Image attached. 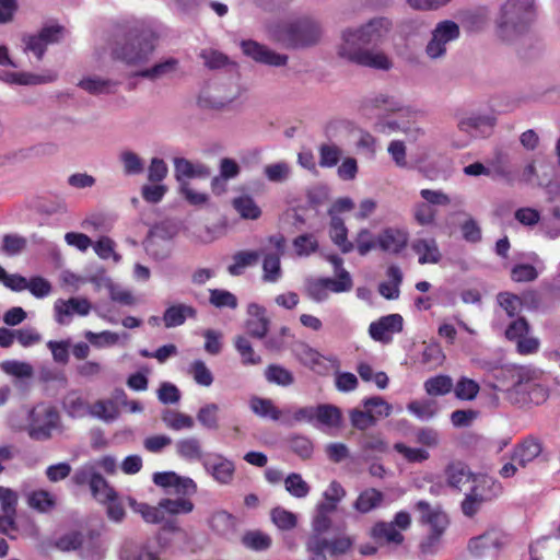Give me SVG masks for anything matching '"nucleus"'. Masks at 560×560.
<instances>
[{"label":"nucleus","mask_w":560,"mask_h":560,"mask_svg":"<svg viewBox=\"0 0 560 560\" xmlns=\"http://www.w3.org/2000/svg\"><path fill=\"white\" fill-rule=\"evenodd\" d=\"M209 302L218 308H236L238 305L237 298L230 291L223 289L210 290Z\"/></svg>","instance_id":"obj_51"},{"label":"nucleus","mask_w":560,"mask_h":560,"mask_svg":"<svg viewBox=\"0 0 560 560\" xmlns=\"http://www.w3.org/2000/svg\"><path fill=\"white\" fill-rule=\"evenodd\" d=\"M322 535L313 533L307 539L306 549L311 555V560H326L325 552H329V540Z\"/></svg>","instance_id":"obj_44"},{"label":"nucleus","mask_w":560,"mask_h":560,"mask_svg":"<svg viewBox=\"0 0 560 560\" xmlns=\"http://www.w3.org/2000/svg\"><path fill=\"white\" fill-rule=\"evenodd\" d=\"M176 451L180 457L188 460H200L202 457L201 445L196 438L179 440L176 443Z\"/></svg>","instance_id":"obj_41"},{"label":"nucleus","mask_w":560,"mask_h":560,"mask_svg":"<svg viewBox=\"0 0 560 560\" xmlns=\"http://www.w3.org/2000/svg\"><path fill=\"white\" fill-rule=\"evenodd\" d=\"M408 244V233L405 229L399 228H387L385 229L377 238L376 245H407ZM357 245H375L370 240V232L363 230L359 233Z\"/></svg>","instance_id":"obj_15"},{"label":"nucleus","mask_w":560,"mask_h":560,"mask_svg":"<svg viewBox=\"0 0 560 560\" xmlns=\"http://www.w3.org/2000/svg\"><path fill=\"white\" fill-rule=\"evenodd\" d=\"M326 259L334 266L337 278H322L327 293L329 291L335 293L346 292L351 290L353 283L349 272L342 268L343 260L337 255H327Z\"/></svg>","instance_id":"obj_14"},{"label":"nucleus","mask_w":560,"mask_h":560,"mask_svg":"<svg viewBox=\"0 0 560 560\" xmlns=\"http://www.w3.org/2000/svg\"><path fill=\"white\" fill-rule=\"evenodd\" d=\"M506 542V536L501 530L490 529L483 534L474 537L468 542L469 551L479 557L490 548L499 549Z\"/></svg>","instance_id":"obj_17"},{"label":"nucleus","mask_w":560,"mask_h":560,"mask_svg":"<svg viewBox=\"0 0 560 560\" xmlns=\"http://www.w3.org/2000/svg\"><path fill=\"white\" fill-rule=\"evenodd\" d=\"M361 451L366 455L386 453L388 447L387 443L383 440L381 434L365 433L359 440Z\"/></svg>","instance_id":"obj_37"},{"label":"nucleus","mask_w":560,"mask_h":560,"mask_svg":"<svg viewBox=\"0 0 560 560\" xmlns=\"http://www.w3.org/2000/svg\"><path fill=\"white\" fill-rule=\"evenodd\" d=\"M390 27L392 23L388 19L376 18L355 31H345L339 55L362 67L389 70L393 65L390 59L384 52L373 51L370 47L374 48L381 45L387 37Z\"/></svg>","instance_id":"obj_1"},{"label":"nucleus","mask_w":560,"mask_h":560,"mask_svg":"<svg viewBox=\"0 0 560 560\" xmlns=\"http://www.w3.org/2000/svg\"><path fill=\"white\" fill-rule=\"evenodd\" d=\"M247 313L249 316L246 320L247 332L258 339L266 337L270 325L266 308L256 303H252L247 307Z\"/></svg>","instance_id":"obj_16"},{"label":"nucleus","mask_w":560,"mask_h":560,"mask_svg":"<svg viewBox=\"0 0 560 560\" xmlns=\"http://www.w3.org/2000/svg\"><path fill=\"white\" fill-rule=\"evenodd\" d=\"M260 259V253L257 250H240L232 257V264L228 271L232 276H241L248 267L256 266Z\"/></svg>","instance_id":"obj_26"},{"label":"nucleus","mask_w":560,"mask_h":560,"mask_svg":"<svg viewBox=\"0 0 560 560\" xmlns=\"http://www.w3.org/2000/svg\"><path fill=\"white\" fill-rule=\"evenodd\" d=\"M175 178L177 182L187 183V178H206L210 175L208 166L201 163L194 164L185 158L174 159Z\"/></svg>","instance_id":"obj_20"},{"label":"nucleus","mask_w":560,"mask_h":560,"mask_svg":"<svg viewBox=\"0 0 560 560\" xmlns=\"http://www.w3.org/2000/svg\"><path fill=\"white\" fill-rule=\"evenodd\" d=\"M119 407L115 400L100 399L96 400L90 408V413L106 422L113 421L119 416Z\"/></svg>","instance_id":"obj_30"},{"label":"nucleus","mask_w":560,"mask_h":560,"mask_svg":"<svg viewBox=\"0 0 560 560\" xmlns=\"http://www.w3.org/2000/svg\"><path fill=\"white\" fill-rule=\"evenodd\" d=\"M133 509L139 513L147 523L161 524L165 521L164 510L161 506V501L156 506L147 503H137Z\"/></svg>","instance_id":"obj_47"},{"label":"nucleus","mask_w":560,"mask_h":560,"mask_svg":"<svg viewBox=\"0 0 560 560\" xmlns=\"http://www.w3.org/2000/svg\"><path fill=\"white\" fill-rule=\"evenodd\" d=\"M272 523L281 530H291L298 525V516L281 508H273L270 512Z\"/></svg>","instance_id":"obj_43"},{"label":"nucleus","mask_w":560,"mask_h":560,"mask_svg":"<svg viewBox=\"0 0 560 560\" xmlns=\"http://www.w3.org/2000/svg\"><path fill=\"white\" fill-rule=\"evenodd\" d=\"M206 471L221 485H229L235 475V465L221 454H213L203 460Z\"/></svg>","instance_id":"obj_11"},{"label":"nucleus","mask_w":560,"mask_h":560,"mask_svg":"<svg viewBox=\"0 0 560 560\" xmlns=\"http://www.w3.org/2000/svg\"><path fill=\"white\" fill-rule=\"evenodd\" d=\"M244 365H257L261 363V357L257 354L252 342L244 336H237L234 341Z\"/></svg>","instance_id":"obj_40"},{"label":"nucleus","mask_w":560,"mask_h":560,"mask_svg":"<svg viewBox=\"0 0 560 560\" xmlns=\"http://www.w3.org/2000/svg\"><path fill=\"white\" fill-rule=\"evenodd\" d=\"M479 385L474 380L462 377L455 385V395L463 400H471L479 393Z\"/></svg>","instance_id":"obj_57"},{"label":"nucleus","mask_w":560,"mask_h":560,"mask_svg":"<svg viewBox=\"0 0 560 560\" xmlns=\"http://www.w3.org/2000/svg\"><path fill=\"white\" fill-rule=\"evenodd\" d=\"M153 481L156 486L162 488L174 487L176 489H186L188 487H191L194 490L196 489V485L191 479H182L173 471L155 472L153 475Z\"/></svg>","instance_id":"obj_36"},{"label":"nucleus","mask_w":560,"mask_h":560,"mask_svg":"<svg viewBox=\"0 0 560 560\" xmlns=\"http://www.w3.org/2000/svg\"><path fill=\"white\" fill-rule=\"evenodd\" d=\"M511 385L505 389V399L518 407L544 404L550 394L546 373L530 365L512 366L508 370Z\"/></svg>","instance_id":"obj_2"},{"label":"nucleus","mask_w":560,"mask_h":560,"mask_svg":"<svg viewBox=\"0 0 560 560\" xmlns=\"http://www.w3.org/2000/svg\"><path fill=\"white\" fill-rule=\"evenodd\" d=\"M118 83L112 80L100 78H86L80 81L79 86L91 94L112 93L113 88Z\"/></svg>","instance_id":"obj_45"},{"label":"nucleus","mask_w":560,"mask_h":560,"mask_svg":"<svg viewBox=\"0 0 560 560\" xmlns=\"http://www.w3.org/2000/svg\"><path fill=\"white\" fill-rule=\"evenodd\" d=\"M320 37L318 24L310 18H300L277 24L272 38L285 48H304L316 44Z\"/></svg>","instance_id":"obj_4"},{"label":"nucleus","mask_w":560,"mask_h":560,"mask_svg":"<svg viewBox=\"0 0 560 560\" xmlns=\"http://www.w3.org/2000/svg\"><path fill=\"white\" fill-rule=\"evenodd\" d=\"M544 446L540 439L528 435L520 441L513 448L512 460L521 467H526L542 453Z\"/></svg>","instance_id":"obj_13"},{"label":"nucleus","mask_w":560,"mask_h":560,"mask_svg":"<svg viewBox=\"0 0 560 560\" xmlns=\"http://www.w3.org/2000/svg\"><path fill=\"white\" fill-rule=\"evenodd\" d=\"M407 408L410 412L423 420L431 419L439 410L438 402L434 400H413L408 404Z\"/></svg>","instance_id":"obj_50"},{"label":"nucleus","mask_w":560,"mask_h":560,"mask_svg":"<svg viewBox=\"0 0 560 560\" xmlns=\"http://www.w3.org/2000/svg\"><path fill=\"white\" fill-rule=\"evenodd\" d=\"M189 373L202 386H210L213 383V375L203 361L197 360L191 363Z\"/></svg>","instance_id":"obj_64"},{"label":"nucleus","mask_w":560,"mask_h":560,"mask_svg":"<svg viewBox=\"0 0 560 560\" xmlns=\"http://www.w3.org/2000/svg\"><path fill=\"white\" fill-rule=\"evenodd\" d=\"M26 290H28L35 298L43 299L51 293L52 285L47 279L35 276L27 279Z\"/></svg>","instance_id":"obj_63"},{"label":"nucleus","mask_w":560,"mask_h":560,"mask_svg":"<svg viewBox=\"0 0 560 560\" xmlns=\"http://www.w3.org/2000/svg\"><path fill=\"white\" fill-rule=\"evenodd\" d=\"M154 42L155 35L152 31L131 28L122 40L116 43L113 57L130 66L143 63L153 52Z\"/></svg>","instance_id":"obj_5"},{"label":"nucleus","mask_w":560,"mask_h":560,"mask_svg":"<svg viewBox=\"0 0 560 560\" xmlns=\"http://www.w3.org/2000/svg\"><path fill=\"white\" fill-rule=\"evenodd\" d=\"M295 357L299 362L318 375H328L338 368V361L320 354L317 350L306 343H300L295 349Z\"/></svg>","instance_id":"obj_8"},{"label":"nucleus","mask_w":560,"mask_h":560,"mask_svg":"<svg viewBox=\"0 0 560 560\" xmlns=\"http://www.w3.org/2000/svg\"><path fill=\"white\" fill-rule=\"evenodd\" d=\"M329 235L335 245H353L348 242V230L343 220L338 215L330 218Z\"/></svg>","instance_id":"obj_52"},{"label":"nucleus","mask_w":560,"mask_h":560,"mask_svg":"<svg viewBox=\"0 0 560 560\" xmlns=\"http://www.w3.org/2000/svg\"><path fill=\"white\" fill-rule=\"evenodd\" d=\"M105 544L97 530L91 529L82 533L79 556L85 560H102L105 555Z\"/></svg>","instance_id":"obj_18"},{"label":"nucleus","mask_w":560,"mask_h":560,"mask_svg":"<svg viewBox=\"0 0 560 560\" xmlns=\"http://www.w3.org/2000/svg\"><path fill=\"white\" fill-rule=\"evenodd\" d=\"M161 506L164 510V516L167 515H178V514H188L190 513L195 505L190 499L178 497L176 499H162Z\"/></svg>","instance_id":"obj_38"},{"label":"nucleus","mask_w":560,"mask_h":560,"mask_svg":"<svg viewBox=\"0 0 560 560\" xmlns=\"http://www.w3.org/2000/svg\"><path fill=\"white\" fill-rule=\"evenodd\" d=\"M371 538L380 545H400L404 542V535L395 528L390 522H376L370 530Z\"/></svg>","instance_id":"obj_19"},{"label":"nucleus","mask_w":560,"mask_h":560,"mask_svg":"<svg viewBox=\"0 0 560 560\" xmlns=\"http://www.w3.org/2000/svg\"><path fill=\"white\" fill-rule=\"evenodd\" d=\"M82 533L83 532L80 530H70L65 533L55 540L54 546L62 552H78L80 548V541L82 539Z\"/></svg>","instance_id":"obj_48"},{"label":"nucleus","mask_w":560,"mask_h":560,"mask_svg":"<svg viewBox=\"0 0 560 560\" xmlns=\"http://www.w3.org/2000/svg\"><path fill=\"white\" fill-rule=\"evenodd\" d=\"M55 310L58 316L57 320L62 324V316H69L74 313L82 316L88 315L91 304L86 299L71 298L67 301L59 300L55 305Z\"/></svg>","instance_id":"obj_24"},{"label":"nucleus","mask_w":560,"mask_h":560,"mask_svg":"<svg viewBox=\"0 0 560 560\" xmlns=\"http://www.w3.org/2000/svg\"><path fill=\"white\" fill-rule=\"evenodd\" d=\"M90 490L92 495L100 502H113L117 497L115 490L98 471H96L92 479Z\"/></svg>","instance_id":"obj_31"},{"label":"nucleus","mask_w":560,"mask_h":560,"mask_svg":"<svg viewBox=\"0 0 560 560\" xmlns=\"http://www.w3.org/2000/svg\"><path fill=\"white\" fill-rule=\"evenodd\" d=\"M84 338L97 348L114 346L119 341V335L109 330L102 332H93L89 330L84 332Z\"/></svg>","instance_id":"obj_56"},{"label":"nucleus","mask_w":560,"mask_h":560,"mask_svg":"<svg viewBox=\"0 0 560 560\" xmlns=\"http://www.w3.org/2000/svg\"><path fill=\"white\" fill-rule=\"evenodd\" d=\"M59 422V413L52 406L46 404L36 405L28 416L27 432L33 440L44 441L52 435V431Z\"/></svg>","instance_id":"obj_7"},{"label":"nucleus","mask_w":560,"mask_h":560,"mask_svg":"<svg viewBox=\"0 0 560 560\" xmlns=\"http://www.w3.org/2000/svg\"><path fill=\"white\" fill-rule=\"evenodd\" d=\"M419 255V262L446 265L450 258L440 253L439 247H415Z\"/></svg>","instance_id":"obj_60"},{"label":"nucleus","mask_w":560,"mask_h":560,"mask_svg":"<svg viewBox=\"0 0 560 560\" xmlns=\"http://www.w3.org/2000/svg\"><path fill=\"white\" fill-rule=\"evenodd\" d=\"M315 420L326 427L337 428L342 420L341 410L334 405H318L316 407Z\"/></svg>","instance_id":"obj_33"},{"label":"nucleus","mask_w":560,"mask_h":560,"mask_svg":"<svg viewBox=\"0 0 560 560\" xmlns=\"http://www.w3.org/2000/svg\"><path fill=\"white\" fill-rule=\"evenodd\" d=\"M24 497L27 506L40 514L52 513L59 503L56 493L43 488L26 491L24 492Z\"/></svg>","instance_id":"obj_12"},{"label":"nucleus","mask_w":560,"mask_h":560,"mask_svg":"<svg viewBox=\"0 0 560 560\" xmlns=\"http://www.w3.org/2000/svg\"><path fill=\"white\" fill-rule=\"evenodd\" d=\"M284 487L285 490L295 498H305L311 490L310 485L296 472L287 476Z\"/></svg>","instance_id":"obj_46"},{"label":"nucleus","mask_w":560,"mask_h":560,"mask_svg":"<svg viewBox=\"0 0 560 560\" xmlns=\"http://www.w3.org/2000/svg\"><path fill=\"white\" fill-rule=\"evenodd\" d=\"M210 528L220 536H228L236 527V518L226 511L214 512L209 520Z\"/></svg>","instance_id":"obj_27"},{"label":"nucleus","mask_w":560,"mask_h":560,"mask_svg":"<svg viewBox=\"0 0 560 560\" xmlns=\"http://www.w3.org/2000/svg\"><path fill=\"white\" fill-rule=\"evenodd\" d=\"M197 311L186 304H176L167 307L163 314V323L166 328L183 325L186 318H195Z\"/></svg>","instance_id":"obj_23"},{"label":"nucleus","mask_w":560,"mask_h":560,"mask_svg":"<svg viewBox=\"0 0 560 560\" xmlns=\"http://www.w3.org/2000/svg\"><path fill=\"white\" fill-rule=\"evenodd\" d=\"M265 377L269 383L283 387L292 385L295 381L293 373L280 364L268 365L265 370Z\"/></svg>","instance_id":"obj_34"},{"label":"nucleus","mask_w":560,"mask_h":560,"mask_svg":"<svg viewBox=\"0 0 560 560\" xmlns=\"http://www.w3.org/2000/svg\"><path fill=\"white\" fill-rule=\"evenodd\" d=\"M250 409L261 418H269L278 421L283 412L269 398L253 397L249 401Z\"/></svg>","instance_id":"obj_29"},{"label":"nucleus","mask_w":560,"mask_h":560,"mask_svg":"<svg viewBox=\"0 0 560 560\" xmlns=\"http://www.w3.org/2000/svg\"><path fill=\"white\" fill-rule=\"evenodd\" d=\"M385 495L382 491L376 488H368L363 490L353 503V508L362 513L366 514L375 509L383 505Z\"/></svg>","instance_id":"obj_22"},{"label":"nucleus","mask_w":560,"mask_h":560,"mask_svg":"<svg viewBox=\"0 0 560 560\" xmlns=\"http://www.w3.org/2000/svg\"><path fill=\"white\" fill-rule=\"evenodd\" d=\"M394 450L399 453L408 463H422L429 459L430 454L423 448L409 447L404 443H396Z\"/></svg>","instance_id":"obj_55"},{"label":"nucleus","mask_w":560,"mask_h":560,"mask_svg":"<svg viewBox=\"0 0 560 560\" xmlns=\"http://www.w3.org/2000/svg\"><path fill=\"white\" fill-rule=\"evenodd\" d=\"M453 386V381L447 375H438L424 382V389L430 396L446 395L452 390Z\"/></svg>","instance_id":"obj_42"},{"label":"nucleus","mask_w":560,"mask_h":560,"mask_svg":"<svg viewBox=\"0 0 560 560\" xmlns=\"http://www.w3.org/2000/svg\"><path fill=\"white\" fill-rule=\"evenodd\" d=\"M349 418L351 425L361 431L375 425V416L369 412L368 409H352L349 412Z\"/></svg>","instance_id":"obj_59"},{"label":"nucleus","mask_w":560,"mask_h":560,"mask_svg":"<svg viewBox=\"0 0 560 560\" xmlns=\"http://www.w3.org/2000/svg\"><path fill=\"white\" fill-rule=\"evenodd\" d=\"M68 245H115L114 241L107 235H101L95 242L86 234L69 232L65 235Z\"/></svg>","instance_id":"obj_53"},{"label":"nucleus","mask_w":560,"mask_h":560,"mask_svg":"<svg viewBox=\"0 0 560 560\" xmlns=\"http://www.w3.org/2000/svg\"><path fill=\"white\" fill-rule=\"evenodd\" d=\"M472 487L462 502V511L468 516H475L482 504L497 499L502 493V486L499 481L487 475H476Z\"/></svg>","instance_id":"obj_6"},{"label":"nucleus","mask_w":560,"mask_h":560,"mask_svg":"<svg viewBox=\"0 0 560 560\" xmlns=\"http://www.w3.org/2000/svg\"><path fill=\"white\" fill-rule=\"evenodd\" d=\"M498 302L500 306L506 312L509 317L516 316L521 312L523 305L521 298L510 292L499 293Z\"/></svg>","instance_id":"obj_58"},{"label":"nucleus","mask_w":560,"mask_h":560,"mask_svg":"<svg viewBox=\"0 0 560 560\" xmlns=\"http://www.w3.org/2000/svg\"><path fill=\"white\" fill-rule=\"evenodd\" d=\"M444 475L447 486L457 490H460L463 485L471 481L476 476L470 471L468 465L460 460L448 463L444 469Z\"/></svg>","instance_id":"obj_21"},{"label":"nucleus","mask_w":560,"mask_h":560,"mask_svg":"<svg viewBox=\"0 0 560 560\" xmlns=\"http://www.w3.org/2000/svg\"><path fill=\"white\" fill-rule=\"evenodd\" d=\"M388 281L382 282L378 285V292L387 300H395L399 296L400 284L402 282V272L397 266H389L386 271Z\"/></svg>","instance_id":"obj_25"},{"label":"nucleus","mask_w":560,"mask_h":560,"mask_svg":"<svg viewBox=\"0 0 560 560\" xmlns=\"http://www.w3.org/2000/svg\"><path fill=\"white\" fill-rule=\"evenodd\" d=\"M364 409L375 416V423L382 417L389 416L392 408L382 397H371L363 400Z\"/></svg>","instance_id":"obj_62"},{"label":"nucleus","mask_w":560,"mask_h":560,"mask_svg":"<svg viewBox=\"0 0 560 560\" xmlns=\"http://www.w3.org/2000/svg\"><path fill=\"white\" fill-rule=\"evenodd\" d=\"M241 541L244 547L254 551L268 550L272 545V538L270 535L259 529L245 532Z\"/></svg>","instance_id":"obj_28"},{"label":"nucleus","mask_w":560,"mask_h":560,"mask_svg":"<svg viewBox=\"0 0 560 560\" xmlns=\"http://www.w3.org/2000/svg\"><path fill=\"white\" fill-rule=\"evenodd\" d=\"M241 47L244 55L250 57L253 60L259 63L281 67L285 66L288 62L287 55L278 54L255 40H243L241 43Z\"/></svg>","instance_id":"obj_9"},{"label":"nucleus","mask_w":560,"mask_h":560,"mask_svg":"<svg viewBox=\"0 0 560 560\" xmlns=\"http://www.w3.org/2000/svg\"><path fill=\"white\" fill-rule=\"evenodd\" d=\"M535 18L534 0H508L497 22L498 36L512 42L524 34Z\"/></svg>","instance_id":"obj_3"},{"label":"nucleus","mask_w":560,"mask_h":560,"mask_svg":"<svg viewBox=\"0 0 560 560\" xmlns=\"http://www.w3.org/2000/svg\"><path fill=\"white\" fill-rule=\"evenodd\" d=\"M264 280L268 282L277 281L281 276L280 258L278 255L270 254L262 261Z\"/></svg>","instance_id":"obj_61"},{"label":"nucleus","mask_w":560,"mask_h":560,"mask_svg":"<svg viewBox=\"0 0 560 560\" xmlns=\"http://www.w3.org/2000/svg\"><path fill=\"white\" fill-rule=\"evenodd\" d=\"M335 511L334 504L319 503L312 522L313 533L324 534L331 527L330 514Z\"/></svg>","instance_id":"obj_35"},{"label":"nucleus","mask_w":560,"mask_h":560,"mask_svg":"<svg viewBox=\"0 0 560 560\" xmlns=\"http://www.w3.org/2000/svg\"><path fill=\"white\" fill-rule=\"evenodd\" d=\"M233 208L243 218L248 220H257L261 215V210L255 200L248 196L243 195L236 197L232 201Z\"/></svg>","instance_id":"obj_32"},{"label":"nucleus","mask_w":560,"mask_h":560,"mask_svg":"<svg viewBox=\"0 0 560 560\" xmlns=\"http://www.w3.org/2000/svg\"><path fill=\"white\" fill-rule=\"evenodd\" d=\"M162 420L166 427L176 431L191 429L195 425V421L190 416L171 409L163 412Z\"/></svg>","instance_id":"obj_39"},{"label":"nucleus","mask_w":560,"mask_h":560,"mask_svg":"<svg viewBox=\"0 0 560 560\" xmlns=\"http://www.w3.org/2000/svg\"><path fill=\"white\" fill-rule=\"evenodd\" d=\"M402 317L399 314L383 316L370 325V336L376 341L388 343L394 334L402 330Z\"/></svg>","instance_id":"obj_10"},{"label":"nucleus","mask_w":560,"mask_h":560,"mask_svg":"<svg viewBox=\"0 0 560 560\" xmlns=\"http://www.w3.org/2000/svg\"><path fill=\"white\" fill-rule=\"evenodd\" d=\"M219 406L217 404H207L201 407L197 413L198 421L209 430L219 428Z\"/></svg>","instance_id":"obj_49"},{"label":"nucleus","mask_w":560,"mask_h":560,"mask_svg":"<svg viewBox=\"0 0 560 560\" xmlns=\"http://www.w3.org/2000/svg\"><path fill=\"white\" fill-rule=\"evenodd\" d=\"M530 326L526 318L517 317L513 319L505 328L504 336L509 341L516 342L518 339L529 334Z\"/></svg>","instance_id":"obj_54"}]
</instances>
